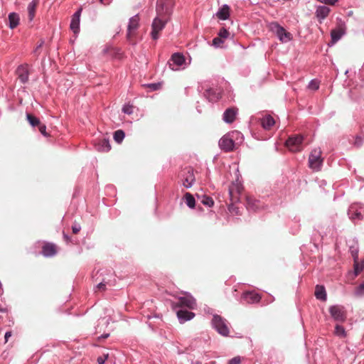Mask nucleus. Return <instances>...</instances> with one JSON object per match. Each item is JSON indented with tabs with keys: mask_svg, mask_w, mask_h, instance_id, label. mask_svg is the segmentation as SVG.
<instances>
[{
	"mask_svg": "<svg viewBox=\"0 0 364 364\" xmlns=\"http://www.w3.org/2000/svg\"><path fill=\"white\" fill-rule=\"evenodd\" d=\"M243 140V134L235 130L222 136L218 141V145L222 151L230 152L233 151L236 144L242 143Z\"/></svg>",
	"mask_w": 364,
	"mask_h": 364,
	"instance_id": "1",
	"label": "nucleus"
},
{
	"mask_svg": "<svg viewBox=\"0 0 364 364\" xmlns=\"http://www.w3.org/2000/svg\"><path fill=\"white\" fill-rule=\"evenodd\" d=\"M198 91L203 92V96L209 102H217L220 97L222 94V90L217 85L209 87L208 85H200L198 87Z\"/></svg>",
	"mask_w": 364,
	"mask_h": 364,
	"instance_id": "2",
	"label": "nucleus"
},
{
	"mask_svg": "<svg viewBox=\"0 0 364 364\" xmlns=\"http://www.w3.org/2000/svg\"><path fill=\"white\" fill-rule=\"evenodd\" d=\"M169 16L165 13L161 15H157L154 18L151 23V37L153 40L156 41L159 38V33L165 28Z\"/></svg>",
	"mask_w": 364,
	"mask_h": 364,
	"instance_id": "3",
	"label": "nucleus"
},
{
	"mask_svg": "<svg viewBox=\"0 0 364 364\" xmlns=\"http://www.w3.org/2000/svg\"><path fill=\"white\" fill-rule=\"evenodd\" d=\"M267 27L282 43H287L292 39L291 33L287 31L284 27L276 21L269 23Z\"/></svg>",
	"mask_w": 364,
	"mask_h": 364,
	"instance_id": "4",
	"label": "nucleus"
},
{
	"mask_svg": "<svg viewBox=\"0 0 364 364\" xmlns=\"http://www.w3.org/2000/svg\"><path fill=\"white\" fill-rule=\"evenodd\" d=\"M213 328L221 336H228L230 333V330L228 326V321L222 316L214 314L212 318Z\"/></svg>",
	"mask_w": 364,
	"mask_h": 364,
	"instance_id": "5",
	"label": "nucleus"
},
{
	"mask_svg": "<svg viewBox=\"0 0 364 364\" xmlns=\"http://www.w3.org/2000/svg\"><path fill=\"white\" fill-rule=\"evenodd\" d=\"M348 215L353 221L364 219V204L355 203L351 204L348 209Z\"/></svg>",
	"mask_w": 364,
	"mask_h": 364,
	"instance_id": "6",
	"label": "nucleus"
},
{
	"mask_svg": "<svg viewBox=\"0 0 364 364\" xmlns=\"http://www.w3.org/2000/svg\"><path fill=\"white\" fill-rule=\"evenodd\" d=\"M168 65L172 70L184 69L186 65L184 55L181 53H174L168 61Z\"/></svg>",
	"mask_w": 364,
	"mask_h": 364,
	"instance_id": "7",
	"label": "nucleus"
},
{
	"mask_svg": "<svg viewBox=\"0 0 364 364\" xmlns=\"http://www.w3.org/2000/svg\"><path fill=\"white\" fill-rule=\"evenodd\" d=\"M179 178L181 181L182 185L186 188L192 187L196 180L193 170L190 167L182 170L179 173Z\"/></svg>",
	"mask_w": 364,
	"mask_h": 364,
	"instance_id": "8",
	"label": "nucleus"
},
{
	"mask_svg": "<svg viewBox=\"0 0 364 364\" xmlns=\"http://www.w3.org/2000/svg\"><path fill=\"white\" fill-rule=\"evenodd\" d=\"M321 151L314 150L309 156V166L315 171L321 170L323 165V159L321 157Z\"/></svg>",
	"mask_w": 364,
	"mask_h": 364,
	"instance_id": "9",
	"label": "nucleus"
},
{
	"mask_svg": "<svg viewBox=\"0 0 364 364\" xmlns=\"http://www.w3.org/2000/svg\"><path fill=\"white\" fill-rule=\"evenodd\" d=\"M303 140V136L300 134L293 135L288 138L285 144L291 151L297 152L301 150Z\"/></svg>",
	"mask_w": 364,
	"mask_h": 364,
	"instance_id": "10",
	"label": "nucleus"
},
{
	"mask_svg": "<svg viewBox=\"0 0 364 364\" xmlns=\"http://www.w3.org/2000/svg\"><path fill=\"white\" fill-rule=\"evenodd\" d=\"M329 313L334 321L343 322L346 319V314L343 306L333 305L329 307Z\"/></svg>",
	"mask_w": 364,
	"mask_h": 364,
	"instance_id": "11",
	"label": "nucleus"
},
{
	"mask_svg": "<svg viewBox=\"0 0 364 364\" xmlns=\"http://www.w3.org/2000/svg\"><path fill=\"white\" fill-rule=\"evenodd\" d=\"M264 208V203L252 196L246 197V208L250 213H256Z\"/></svg>",
	"mask_w": 364,
	"mask_h": 364,
	"instance_id": "12",
	"label": "nucleus"
},
{
	"mask_svg": "<svg viewBox=\"0 0 364 364\" xmlns=\"http://www.w3.org/2000/svg\"><path fill=\"white\" fill-rule=\"evenodd\" d=\"M82 8L78 9L72 16L70 23V28L75 33L78 34L80 32V16Z\"/></svg>",
	"mask_w": 364,
	"mask_h": 364,
	"instance_id": "13",
	"label": "nucleus"
},
{
	"mask_svg": "<svg viewBox=\"0 0 364 364\" xmlns=\"http://www.w3.org/2000/svg\"><path fill=\"white\" fill-rule=\"evenodd\" d=\"M239 109L236 107L227 108L223 114V120L226 124H232L236 119Z\"/></svg>",
	"mask_w": 364,
	"mask_h": 364,
	"instance_id": "14",
	"label": "nucleus"
},
{
	"mask_svg": "<svg viewBox=\"0 0 364 364\" xmlns=\"http://www.w3.org/2000/svg\"><path fill=\"white\" fill-rule=\"evenodd\" d=\"M139 17L138 14H136L131 17L129 21L127 31V38L131 42L132 32L135 31L139 27Z\"/></svg>",
	"mask_w": 364,
	"mask_h": 364,
	"instance_id": "15",
	"label": "nucleus"
},
{
	"mask_svg": "<svg viewBox=\"0 0 364 364\" xmlns=\"http://www.w3.org/2000/svg\"><path fill=\"white\" fill-rule=\"evenodd\" d=\"M176 315L180 323H184L186 321H191L195 316L193 312L183 308L176 311Z\"/></svg>",
	"mask_w": 364,
	"mask_h": 364,
	"instance_id": "16",
	"label": "nucleus"
},
{
	"mask_svg": "<svg viewBox=\"0 0 364 364\" xmlns=\"http://www.w3.org/2000/svg\"><path fill=\"white\" fill-rule=\"evenodd\" d=\"M179 306H186L190 309H193L196 306V299L190 294H186L185 296L179 297Z\"/></svg>",
	"mask_w": 364,
	"mask_h": 364,
	"instance_id": "17",
	"label": "nucleus"
},
{
	"mask_svg": "<svg viewBox=\"0 0 364 364\" xmlns=\"http://www.w3.org/2000/svg\"><path fill=\"white\" fill-rule=\"evenodd\" d=\"M27 66V65H21L17 68L16 70L19 80L23 84H25L28 81L29 72Z\"/></svg>",
	"mask_w": 364,
	"mask_h": 364,
	"instance_id": "18",
	"label": "nucleus"
},
{
	"mask_svg": "<svg viewBox=\"0 0 364 364\" xmlns=\"http://www.w3.org/2000/svg\"><path fill=\"white\" fill-rule=\"evenodd\" d=\"M242 299L249 304L257 303L260 301V296L254 291H246L242 295Z\"/></svg>",
	"mask_w": 364,
	"mask_h": 364,
	"instance_id": "19",
	"label": "nucleus"
},
{
	"mask_svg": "<svg viewBox=\"0 0 364 364\" xmlns=\"http://www.w3.org/2000/svg\"><path fill=\"white\" fill-rule=\"evenodd\" d=\"M331 11L330 8L326 6H318L316 9V16L320 23L324 20Z\"/></svg>",
	"mask_w": 364,
	"mask_h": 364,
	"instance_id": "20",
	"label": "nucleus"
},
{
	"mask_svg": "<svg viewBox=\"0 0 364 364\" xmlns=\"http://www.w3.org/2000/svg\"><path fill=\"white\" fill-rule=\"evenodd\" d=\"M56 247L55 245L53 243H46L42 247L41 254L45 257H53L56 254Z\"/></svg>",
	"mask_w": 364,
	"mask_h": 364,
	"instance_id": "21",
	"label": "nucleus"
},
{
	"mask_svg": "<svg viewBox=\"0 0 364 364\" xmlns=\"http://www.w3.org/2000/svg\"><path fill=\"white\" fill-rule=\"evenodd\" d=\"M345 33V30L343 28L332 30L331 32V42L328 43V46H332L335 43L338 41Z\"/></svg>",
	"mask_w": 364,
	"mask_h": 364,
	"instance_id": "22",
	"label": "nucleus"
},
{
	"mask_svg": "<svg viewBox=\"0 0 364 364\" xmlns=\"http://www.w3.org/2000/svg\"><path fill=\"white\" fill-rule=\"evenodd\" d=\"M274 124V119L269 114L265 115L261 119V126L265 130L270 129Z\"/></svg>",
	"mask_w": 364,
	"mask_h": 364,
	"instance_id": "23",
	"label": "nucleus"
},
{
	"mask_svg": "<svg viewBox=\"0 0 364 364\" xmlns=\"http://www.w3.org/2000/svg\"><path fill=\"white\" fill-rule=\"evenodd\" d=\"M315 296L318 300L324 301L327 299L326 289L322 285L317 284L315 288Z\"/></svg>",
	"mask_w": 364,
	"mask_h": 364,
	"instance_id": "24",
	"label": "nucleus"
},
{
	"mask_svg": "<svg viewBox=\"0 0 364 364\" xmlns=\"http://www.w3.org/2000/svg\"><path fill=\"white\" fill-rule=\"evenodd\" d=\"M156 12L157 14L161 15L162 13H165L168 16H170L171 11L167 6H166L164 0H157L156 2Z\"/></svg>",
	"mask_w": 364,
	"mask_h": 364,
	"instance_id": "25",
	"label": "nucleus"
},
{
	"mask_svg": "<svg viewBox=\"0 0 364 364\" xmlns=\"http://www.w3.org/2000/svg\"><path fill=\"white\" fill-rule=\"evenodd\" d=\"M20 18L17 13L11 12L9 14V27L14 29L19 24Z\"/></svg>",
	"mask_w": 364,
	"mask_h": 364,
	"instance_id": "26",
	"label": "nucleus"
},
{
	"mask_svg": "<svg viewBox=\"0 0 364 364\" xmlns=\"http://www.w3.org/2000/svg\"><path fill=\"white\" fill-rule=\"evenodd\" d=\"M39 0H32L28 5V20L32 21L35 16L36 9Z\"/></svg>",
	"mask_w": 364,
	"mask_h": 364,
	"instance_id": "27",
	"label": "nucleus"
},
{
	"mask_svg": "<svg viewBox=\"0 0 364 364\" xmlns=\"http://www.w3.org/2000/svg\"><path fill=\"white\" fill-rule=\"evenodd\" d=\"M96 148L99 151L107 152L111 149V145L108 139L100 140L96 145Z\"/></svg>",
	"mask_w": 364,
	"mask_h": 364,
	"instance_id": "28",
	"label": "nucleus"
},
{
	"mask_svg": "<svg viewBox=\"0 0 364 364\" xmlns=\"http://www.w3.org/2000/svg\"><path fill=\"white\" fill-rule=\"evenodd\" d=\"M351 244H349V251L353 258L354 262H356L358 259V244L355 240H353L350 242Z\"/></svg>",
	"mask_w": 364,
	"mask_h": 364,
	"instance_id": "29",
	"label": "nucleus"
},
{
	"mask_svg": "<svg viewBox=\"0 0 364 364\" xmlns=\"http://www.w3.org/2000/svg\"><path fill=\"white\" fill-rule=\"evenodd\" d=\"M229 10L228 5L224 4L216 14L218 18L221 20H227L230 16Z\"/></svg>",
	"mask_w": 364,
	"mask_h": 364,
	"instance_id": "30",
	"label": "nucleus"
},
{
	"mask_svg": "<svg viewBox=\"0 0 364 364\" xmlns=\"http://www.w3.org/2000/svg\"><path fill=\"white\" fill-rule=\"evenodd\" d=\"M125 137V132L122 129L115 131L113 134V139L117 144H121Z\"/></svg>",
	"mask_w": 364,
	"mask_h": 364,
	"instance_id": "31",
	"label": "nucleus"
},
{
	"mask_svg": "<svg viewBox=\"0 0 364 364\" xmlns=\"http://www.w3.org/2000/svg\"><path fill=\"white\" fill-rule=\"evenodd\" d=\"M26 119L28 120L30 125L33 127L38 126L41 124V122L38 117L28 112L26 113Z\"/></svg>",
	"mask_w": 364,
	"mask_h": 364,
	"instance_id": "32",
	"label": "nucleus"
},
{
	"mask_svg": "<svg viewBox=\"0 0 364 364\" xmlns=\"http://www.w3.org/2000/svg\"><path fill=\"white\" fill-rule=\"evenodd\" d=\"M185 199L186 205L189 208H193L196 206V200L192 194L190 193H186L185 194Z\"/></svg>",
	"mask_w": 364,
	"mask_h": 364,
	"instance_id": "33",
	"label": "nucleus"
},
{
	"mask_svg": "<svg viewBox=\"0 0 364 364\" xmlns=\"http://www.w3.org/2000/svg\"><path fill=\"white\" fill-rule=\"evenodd\" d=\"M334 333L340 338H345L346 336V331L343 326L336 324L335 326Z\"/></svg>",
	"mask_w": 364,
	"mask_h": 364,
	"instance_id": "34",
	"label": "nucleus"
},
{
	"mask_svg": "<svg viewBox=\"0 0 364 364\" xmlns=\"http://www.w3.org/2000/svg\"><path fill=\"white\" fill-rule=\"evenodd\" d=\"M201 203L209 208L213 206L214 201L210 196L203 195L201 196Z\"/></svg>",
	"mask_w": 364,
	"mask_h": 364,
	"instance_id": "35",
	"label": "nucleus"
},
{
	"mask_svg": "<svg viewBox=\"0 0 364 364\" xmlns=\"http://www.w3.org/2000/svg\"><path fill=\"white\" fill-rule=\"evenodd\" d=\"M354 262V275L357 277L364 269V261L358 263L357 260Z\"/></svg>",
	"mask_w": 364,
	"mask_h": 364,
	"instance_id": "36",
	"label": "nucleus"
},
{
	"mask_svg": "<svg viewBox=\"0 0 364 364\" xmlns=\"http://www.w3.org/2000/svg\"><path fill=\"white\" fill-rule=\"evenodd\" d=\"M143 86L149 87L151 91H156L160 89L161 84L160 82L148 83L143 85Z\"/></svg>",
	"mask_w": 364,
	"mask_h": 364,
	"instance_id": "37",
	"label": "nucleus"
},
{
	"mask_svg": "<svg viewBox=\"0 0 364 364\" xmlns=\"http://www.w3.org/2000/svg\"><path fill=\"white\" fill-rule=\"evenodd\" d=\"M355 294L358 296H364V281L356 287Z\"/></svg>",
	"mask_w": 364,
	"mask_h": 364,
	"instance_id": "38",
	"label": "nucleus"
},
{
	"mask_svg": "<svg viewBox=\"0 0 364 364\" xmlns=\"http://www.w3.org/2000/svg\"><path fill=\"white\" fill-rule=\"evenodd\" d=\"M218 35L222 39H225L228 38L230 33L225 27H223L219 30Z\"/></svg>",
	"mask_w": 364,
	"mask_h": 364,
	"instance_id": "39",
	"label": "nucleus"
},
{
	"mask_svg": "<svg viewBox=\"0 0 364 364\" xmlns=\"http://www.w3.org/2000/svg\"><path fill=\"white\" fill-rule=\"evenodd\" d=\"M122 112L127 114H132L133 113V106L130 104H125L122 109Z\"/></svg>",
	"mask_w": 364,
	"mask_h": 364,
	"instance_id": "40",
	"label": "nucleus"
},
{
	"mask_svg": "<svg viewBox=\"0 0 364 364\" xmlns=\"http://www.w3.org/2000/svg\"><path fill=\"white\" fill-rule=\"evenodd\" d=\"M213 46L215 48H220L221 44L223 43L224 41L220 37H216L213 39Z\"/></svg>",
	"mask_w": 364,
	"mask_h": 364,
	"instance_id": "41",
	"label": "nucleus"
},
{
	"mask_svg": "<svg viewBox=\"0 0 364 364\" xmlns=\"http://www.w3.org/2000/svg\"><path fill=\"white\" fill-rule=\"evenodd\" d=\"M363 139L362 136H356L355 138V141H354V146H357V147H360L363 145Z\"/></svg>",
	"mask_w": 364,
	"mask_h": 364,
	"instance_id": "42",
	"label": "nucleus"
},
{
	"mask_svg": "<svg viewBox=\"0 0 364 364\" xmlns=\"http://www.w3.org/2000/svg\"><path fill=\"white\" fill-rule=\"evenodd\" d=\"M38 130L41 132V134L42 135H43L44 136H47L48 135V133L46 132V124L41 123L38 125Z\"/></svg>",
	"mask_w": 364,
	"mask_h": 364,
	"instance_id": "43",
	"label": "nucleus"
},
{
	"mask_svg": "<svg viewBox=\"0 0 364 364\" xmlns=\"http://www.w3.org/2000/svg\"><path fill=\"white\" fill-rule=\"evenodd\" d=\"M309 87L316 90L319 88V85L315 80H311L309 83Z\"/></svg>",
	"mask_w": 364,
	"mask_h": 364,
	"instance_id": "44",
	"label": "nucleus"
},
{
	"mask_svg": "<svg viewBox=\"0 0 364 364\" xmlns=\"http://www.w3.org/2000/svg\"><path fill=\"white\" fill-rule=\"evenodd\" d=\"M80 230H81L80 225L77 223H74V224L72 225L73 232L75 234H77V232H80Z\"/></svg>",
	"mask_w": 364,
	"mask_h": 364,
	"instance_id": "45",
	"label": "nucleus"
},
{
	"mask_svg": "<svg viewBox=\"0 0 364 364\" xmlns=\"http://www.w3.org/2000/svg\"><path fill=\"white\" fill-rule=\"evenodd\" d=\"M241 363V358L240 356L234 357L233 358L230 359L228 362V364H240Z\"/></svg>",
	"mask_w": 364,
	"mask_h": 364,
	"instance_id": "46",
	"label": "nucleus"
},
{
	"mask_svg": "<svg viewBox=\"0 0 364 364\" xmlns=\"http://www.w3.org/2000/svg\"><path fill=\"white\" fill-rule=\"evenodd\" d=\"M318 1L327 4V5H334L338 0H317Z\"/></svg>",
	"mask_w": 364,
	"mask_h": 364,
	"instance_id": "47",
	"label": "nucleus"
},
{
	"mask_svg": "<svg viewBox=\"0 0 364 364\" xmlns=\"http://www.w3.org/2000/svg\"><path fill=\"white\" fill-rule=\"evenodd\" d=\"M63 237L66 243L68 244L72 242V239H71L70 236H69L65 232H63Z\"/></svg>",
	"mask_w": 364,
	"mask_h": 364,
	"instance_id": "48",
	"label": "nucleus"
},
{
	"mask_svg": "<svg viewBox=\"0 0 364 364\" xmlns=\"http://www.w3.org/2000/svg\"><path fill=\"white\" fill-rule=\"evenodd\" d=\"M107 358V355H106L105 357H102V356L98 357L97 359V364H105Z\"/></svg>",
	"mask_w": 364,
	"mask_h": 364,
	"instance_id": "49",
	"label": "nucleus"
},
{
	"mask_svg": "<svg viewBox=\"0 0 364 364\" xmlns=\"http://www.w3.org/2000/svg\"><path fill=\"white\" fill-rule=\"evenodd\" d=\"M106 283L103 281L97 284V288L100 290H105Z\"/></svg>",
	"mask_w": 364,
	"mask_h": 364,
	"instance_id": "50",
	"label": "nucleus"
},
{
	"mask_svg": "<svg viewBox=\"0 0 364 364\" xmlns=\"http://www.w3.org/2000/svg\"><path fill=\"white\" fill-rule=\"evenodd\" d=\"M11 331H6L4 335L5 342L9 341V338L11 336Z\"/></svg>",
	"mask_w": 364,
	"mask_h": 364,
	"instance_id": "51",
	"label": "nucleus"
},
{
	"mask_svg": "<svg viewBox=\"0 0 364 364\" xmlns=\"http://www.w3.org/2000/svg\"><path fill=\"white\" fill-rule=\"evenodd\" d=\"M43 43H44V41L41 40L40 43L37 46L36 49L33 50V53H36L38 50L43 46Z\"/></svg>",
	"mask_w": 364,
	"mask_h": 364,
	"instance_id": "52",
	"label": "nucleus"
},
{
	"mask_svg": "<svg viewBox=\"0 0 364 364\" xmlns=\"http://www.w3.org/2000/svg\"><path fill=\"white\" fill-rule=\"evenodd\" d=\"M112 0H100V2L103 5H109Z\"/></svg>",
	"mask_w": 364,
	"mask_h": 364,
	"instance_id": "53",
	"label": "nucleus"
},
{
	"mask_svg": "<svg viewBox=\"0 0 364 364\" xmlns=\"http://www.w3.org/2000/svg\"><path fill=\"white\" fill-rule=\"evenodd\" d=\"M109 336V333H103L100 336L98 337V340L100 341L101 339H105V338H107Z\"/></svg>",
	"mask_w": 364,
	"mask_h": 364,
	"instance_id": "54",
	"label": "nucleus"
},
{
	"mask_svg": "<svg viewBox=\"0 0 364 364\" xmlns=\"http://www.w3.org/2000/svg\"><path fill=\"white\" fill-rule=\"evenodd\" d=\"M6 311H7V309H6L1 308V307H0V312L4 313V312H6Z\"/></svg>",
	"mask_w": 364,
	"mask_h": 364,
	"instance_id": "55",
	"label": "nucleus"
},
{
	"mask_svg": "<svg viewBox=\"0 0 364 364\" xmlns=\"http://www.w3.org/2000/svg\"><path fill=\"white\" fill-rule=\"evenodd\" d=\"M197 112L200 114L202 112V110L200 109L199 106H196Z\"/></svg>",
	"mask_w": 364,
	"mask_h": 364,
	"instance_id": "56",
	"label": "nucleus"
},
{
	"mask_svg": "<svg viewBox=\"0 0 364 364\" xmlns=\"http://www.w3.org/2000/svg\"><path fill=\"white\" fill-rule=\"evenodd\" d=\"M109 323V318H107L106 321H105V324L106 325H108Z\"/></svg>",
	"mask_w": 364,
	"mask_h": 364,
	"instance_id": "57",
	"label": "nucleus"
},
{
	"mask_svg": "<svg viewBox=\"0 0 364 364\" xmlns=\"http://www.w3.org/2000/svg\"><path fill=\"white\" fill-rule=\"evenodd\" d=\"M229 210H230V211H232V208L230 206L229 207Z\"/></svg>",
	"mask_w": 364,
	"mask_h": 364,
	"instance_id": "58",
	"label": "nucleus"
},
{
	"mask_svg": "<svg viewBox=\"0 0 364 364\" xmlns=\"http://www.w3.org/2000/svg\"><path fill=\"white\" fill-rule=\"evenodd\" d=\"M348 73V70H347L346 72H345V74L347 75Z\"/></svg>",
	"mask_w": 364,
	"mask_h": 364,
	"instance_id": "59",
	"label": "nucleus"
},
{
	"mask_svg": "<svg viewBox=\"0 0 364 364\" xmlns=\"http://www.w3.org/2000/svg\"><path fill=\"white\" fill-rule=\"evenodd\" d=\"M229 194H230V196L232 195V192H231V191H230V190L229 191Z\"/></svg>",
	"mask_w": 364,
	"mask_h": 364,
	"instance_id": "60",
	"label": "nucleus"
}]
</instances>
